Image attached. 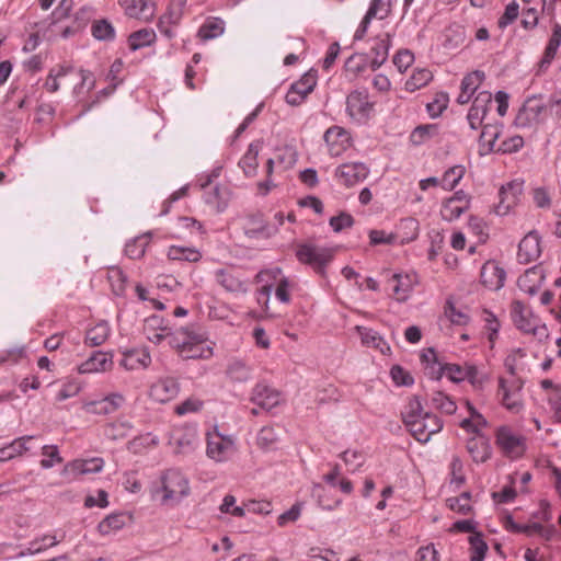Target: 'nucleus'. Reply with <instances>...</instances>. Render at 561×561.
<instances>
[{
  "instance_id": "2",
  "label": "nucleus",
  "mask_w": 561,
  "mask_h": 561,
  "mask_svg": "<svg viewBox=\"0 0 561 561\" xmlns=\"http://www.w3.org/2000/svg\"><path fill=\"white\" fill-rule=\"evenodd\" d=\"M402 416L403 423L411 435L423 444L427 443L432 435L443 428V421L435 414L424 412L417 397L410 399Z\"/></svg>"
},
{
  "instance_id": "1",
  "label": "nucleus",
  "mask_w": 561,
  "mask_h": 561,
  "mask_svg": "<svg viewBox=\"0 0 561 561\" xmlns=\"http://www.w3.org/2000/svg\"><path fill=\"white\" fill-rule=\"evenodd\" d=\"M163 318H146L144 332L152 343H160L164 337L174 347L181 357L185 359L209 358L213 355V347L207 344L206 333L193 328H181L171 332L168 327L162 325Z\"/></svg>"
},
{
  "instance_id": "62",
  "label": "nucleus",
  "mask_w": 561,
  "mask_h": 561,
  "mask_svg": "<svg viewBox=\"0 0 561 561\" xmlns=\"http://www.w3.org/2000/svg\"><path fill=\"white\" fill-rule=\"evenodd\" d=\"M42 455L45 457L41 460V466L44 469L54 467L55 463H61L62 458L59 455L58 448L55 445H45L42 447Z\"/></svg>"
},
{
  "instance_id": "48",
  "label": "nucleus",
  "mask_w": 561,
  "mask_h": 561,
  "mask_svg": "<svg viewBox=\"0 0 561 561\" xmlns=\"http://www.w3.org/2000/svg\"><path fill=\"white\" fill-rule=\"evenodd\" d=\"M463 175L465 168L462 165H454L443 174L440 186L446 191H451L457 186Z\"/></svg>"
},
{
  "instance_id": "18",
  "label": "nucleus",
  "mask_w": 561,
  "mask_h": 561,
  "mask_svg": "<svg viewBox=\"0 0 561 561\" xmlns=\"http://www.w3.org/2000/svg\"><path fill=\"white\" fill-rule=\"evenodd\" d=\"M546 278L545 270L541 265H535L518 277L517 285L519 289L529 296H534L541 288Z\"/></svg>"
},
{
  "instance_id": "38",
  "label": "nucleus",
  "mask_w": 561,
  "mask_h": 561,
  "mask_svg": "<svg viewBox=\"0 0 561 561\" xmlns=\"http://www.w3.org/2000/svg\"><path fill=\"white\" fill-rule=\"evenodd\" d=\"M216 282L226 290L238 293L244 290V284L228 270H218L215 273Z\"/></svg>"
},
{
  "instance_id": "25",
  "label": "nucleus",
  "mask_w": 561,
  "mask_h": 561,
  "mask_svg": "<svg viewBox=\"0 0 561 561\" xmlns=\"http://www.w3.org/2000/svg\"><path fill=\"white\" fill-rule=\"evenodd\" d=\"M391 45V38L389 33L379 35L374 39V45L370 48L371 60L370 67L373 70L381 67L388 58L389 47Z\"/></svg>"
},
{
  "instance_id": "21",
  "label": "nucleus",
  "mask_w": 561,
  "mask_h": 561,
  "mask_svg": "<svg viewBox=\"0 0 561 561\" xmlns=\"http://www.w3.org/2000/svg\"><path fill=\"white\" fill-rule=\"evenodd\" d=\"M506 273L495 262H486L481 268V282L491 290H499L504 286Z\"/></svg>"
},
{
  "instance_id": "47",
  "label": "nucleus",
  "mask_w": 561,
  "mask_h": 561,
  "mask_svg": "<svg viewBox=\"0 0 561 561\" xmlns=\"http://www.w3.org/2000/svg\"><path fill=\"white\" fill-rule=\"evenodd\" d=\"M470 543V561H483L488 551V545L483 539V535L481 533H473L469 537Z\"/></svg>"
},
{
  "instance_id": "34",
  "label": "nucleus",
  "mask_w": 561,
  "mask_h": 561,
  "mask_svg": "<svg viewBox=\"0 0 561 561\" xmlns=\"http://www.w3.org/2000/svg\"><path fill=\"white\" fill-rule=\"evenodd\" d=\"M110 325L107 321L100 320L85 333V344L89 346H99L103 344L110 335Z\"/></svg>"
},
{
  "instance_id": "30",
  "label": "nucleus",
  "mask_w": 561,
  "mask_h": 561,
  "mask_svg": "<svg viewBox=\"0 0 561 561\" xmlns=\"http://www.w3.org/2000/svg\"><path fill=\"white\" fill-rule=\"evenodd\" d=\"M134 291L138 300L146 304L147 309L156 311L165 310V305L157 297L154 288L146 287L142 284H136Z\"/></svg>"
},
{
  "instance_id": "60",
  "label": "nucleus",
  "mask_w": 561,
  "mask_h": 561,
  "mask_svg": "<svg viewBox=\"0 0 561 561\" xmlns=\"http://www.w3.org/2000/svg\"><path fill=\"white\" fill-rule=\"evenodd\" d=\"M317 84V75L316 72L309 71L305 73L298 81L291 84L293 88L298 90V92L302 95L308 96Z\"/></svg>"
},
{
  "instance_id": "32",
  "label": "nucleus",
  "mask_w": 561,
  "mask_h": 561,
  "mask_svg": "<svg viewBox=\"0 0 561 561\" xmlns=\"http://www.w3.org/2000/svg\"><path fill=\"white\" fill-rule=\"evenodd\" d=\"M260 151V144L252 142L249 145L247 152L239 161V167L243 170V173L248 178H252L257 171V156Z\"/></svg>"
},
{
  "instance_id": "55",
  "label": "nucleus",
  "mask_w": 561,
  "mask_h": 561,
  "mask_svg": "<svg viewBox=\"0 0 561 561\" xmlns=\"http://www.w3.org/2000/svg\"><path fill=\"white\" fill-rule=\"evenodd\" d=\"M225 192L219 185H215L210 191L205 192L204 201L206 204L213 206L217 211H222L227 206V199L224 196Z\"/></svg>"
},
{
  "instance_id": "45",
  "label": "nucleus",
  "mask_w": 561,
  "mask_h": 561,
  "mask_svg": "<svg viewBox=\"0 0 561 561\" xmlns=\"http://www.w3.org/2000/svg\"><path fill=\"white\" fill-rule=\"evenodd\" d=\"M553 531V528L547 529L539 523L513 525V533H523L527 536L538 535L547 540L551 538Z\"/></svg>"
},
{
  "instance_id": "51",
  "label": "nucleus",
  "mask_w": 561,
  "mask_h": 561,
  "mask_svg": "<svg viewBox=\"0 0 561 561\" xmlns=\"http://www.w3.org/2000/svg\"><path fill=\"white\" fill-rule=\"evenodd\" d=\"M431 401H432V405L435 409H437L446 414H453L457 410V405H456L455 401H453L449 396H447L446 393H444L442 391L433 392Z\"/></svg>"
},
{
  "instance_id": "23",
  "label": "nucleus",
  "mask_w": 561,
  "mask_h": 561,
  "mask_svg": "<svg viewBox=\"0 0 561 561\" xmlns=\"http://www.w3.org/2000/svg\"><path fill=\"white\" fill-rule=\"evenodd\" d=\"M499 387L500 390L503 392L502 397V403L503 405L512 411V412H519L523 408V404L520 402L519 398V390L522 389V382L514 381L511 386L506 385V381L504 378H500L499 380Z\"/></svg>"
},
{
  "instance_id": "24",
  "label": "nucleus",
  "mask_w": 561,
  "mask_h": 561,
  "mask_svg": "<svg viewBox=\"0 0 561 561\" xmlns=\"http://www.w3.org/2000/svg\"><path fill=\"white\" fill-rule=\"evenodd\" d=\"M561 45V25L559 23H556L552 27V33L550 35V38L548 41V44L545 48L543 56L538 62V71L543 72L546 71L552 60L554 59L558 49Z\"/></svg>"
},
{
  "instance_id": "19",
  "label": "nucleus",
  "mask_w": 561,
  "mask_h": 561,
  "mask_svg": "<svg viewBox=\"0 0 561 561\" xmlns=\"http://www.w3.org/2000/svg\"><path fill=\"white\" fill-rule=\"evenodd\" d=\"M540 253V237L536 231H530L518 244V262L522 264H528L539 257Z\"/></svg>"
},
{
  "instance_id": "41",
  "label": "nucleus",
  "mask_w": 561,
  "mask_h": 561,
  "mask_svg": "<svg viewBox=\"0 0 561 561\" xmlns=\"http://www.w3.org/2000/svg\"><path fill=\"white\" fill-rule=\"evenodd\" d=\"M107 280L111 285L112 291L116 296L125 295L127 287V276L119 267L113 266L108 268Z\"/></svg>"
},
{
  "instance_id": "50",
  "label": "nucleus",
  "mask_w": 561,
  "mask_h": 561,
  "mask_svg": "<svg viewBox=\"0 0 561 561\" xmlns=\"http://www.w3.org/2000/svg\"><path fill=\"white\" fill-rule=\"evenodd\" d=\"M131 424L128 421H116L106 425L104 434L108 439L117 440L125 438L130 430Z\"/></svg>"
},
{
  "instance_id": "40",
  "label": "nucleus",
  "mask_w": 561,
  "mask_h": 561,
  "mask_svg": "<svg viewBox=\"0 0 561 561\" xmlns=\"http://www.w3.org/2000/svg\"><path fill=\"white\" fill-rule=\"evenodd\" d=\"M168 257L174 261H186L195 263L202 259V254L195 248L172 245L169 248Z\"/></svg>"
},
{
  "instance_id": "7",
  "label": "nucleus",
  "mask_w": 561,
  "mask_h": 561,
  "mask_svg": "<svg viewBox=\"0 0 561 561\" xmlns=\"http://www.w3.org/2000/svg\"><path fill=\"white\" fill-rule=\"evenodd\" d=\"M234 451V443L228 437L221 435L217 428L207 433V448L206 454L215 461H226L229 456Z\"/></svg>"
},
{
  "instance_id": "53",
  "label": "nucleus",
  "mask_w": 561,
  "mask_h": 561,
  "mask_svg": "<svg viewBox=\"0 0 561 561\" xmlns=\"http://www.w3.org/2000/svg\"><path fill=\"white\" fill-rule=\"evenodd\" d=\"M48 539L50 540L49 546H57L60 542V540H58L56 536L44 535V536H42L39 538H35L32 541H30L28 546L26 547V549L21 551L19 553V556L20 557H25V556L37 554V553H41V552L45 551L47 549V546H41L39 542L41 541H46Z\"/></svg>"
},
{
  "instance_id": "16",
  "label": "nucleus",
  "mask_w": 561,
  "mask_h": 561,
  "mask_svg": "<svg viewBox=\"0 0 561 561\" xmlns=\"http://www.w3.org/2000/svg\"><path fill=\"white\" fill-rule=\"evenodd\" d=\"M129 18L149 22L156 14V3L151 0H119Z\"/></svg>"
},
{
  "instance_id": "57",
  "label": "nucleus",
  "mask_w": 561,
  "mask_h": 561,
  "mask_svg": "<svg viewBox=\"0 0 561 561\" xmlns=\"http://www.w3.org/2000/svg\"><path fill=\"white\" fill-rule=\"evenodd\" d=\"M484 78L485 76L483 71L474 70L463 77L461 80L460 90L473 95Z\"/></svg>"
},
{
  "instance_id": "39",
  "label": "nucleus",
  "mask_w": 561,
  "mask_h": 561,
  "mask_svg": "<svg viewBox=\"0 0 561 561\" xmlns=\"http://www.w3.org/2000/svg\"><path fill=\"white\" fill-rule=\"evenodd\" d=\"M156 41V33L151 28H141L131 33L128 37L129 48L135 51L141 47L149 46Z\"/></svg>"
},
{
  "instance_id": "4",
  "label": "nucleus",
  "mask_w": 561,
  "mask_h": 561,
  "mask_svg": "<svg viewBox=\"0 0 561 561\" xmlns=\"http://www.w3.org/2000/svg\"><path fill=\"white\" fill-rule=\"evenodd\" d=\"M547 114V105L540 95L528 98L519 108L515 125L518 128H536L543 123Z\"/></svg>"
},
{
  "instance_id": "20",
  "label": "nucleus",
  "mask_w": 561,
  "mask_h": 561,
  "mask_svg": "<svg viewBox=\"0 0 561 561\" xmlns=\"http://www.w3.org/2000/svg\"><path fill=\"white\" fill-rule=\"evenodd\" d=\"M151 364V356L147 348H131L123 352L119 365L126 370H145Z\"/></svg>"
},
{
  "instance_id": "63",
  "label": "nucleus",
  "mask_w": 561,
  "mask_h": 561,
  "mask_svg": "<svg viewBox=\"0 0 561 561\" xmlns=\"http://www.w3.org/2000/svg\"><path fill=\"white\" fill-rule=\"evenodd\" d=\"M519 15V5L516 1L510 2L503 12V14L497 20V26L501 30H504L510 24H512Z\"/></svg>"
},
{
  "instance_id": "37",
  "label": "nucleus",
  "mask_w": 561,
  "mask_h": 561,
  "mask_svg": "<svg viewBox=\"0 0 561 561\" xmlns=\"http://www.w3.org/2000/svg\"><path fill=\"white\" fill-rule=\"evenodd\" d=\"M500 136L499 127L486 124L482 126V133L479 138L480 153L488 154L494 150L495 141Z\"/></svg>"
},
{
  "instance_id": "44",
  "label": "nucleus",
  "mask_w": 561,
  "mask_h": 561,
  "mask_svg": "<svg viewBox=\"0 0 561 561\" xmlns=\"http://www.w3.org/2000/svg\"><path fill=\"white\" fill-rule=\"evenodd\" d=\"M91 33L98 41L111 42L115 38V28L105 19L95 20L91 25Z\"/></svg>"
},
{
  "instance_id": "35",
  "label": "nucleus",
  "mask_w": 561,
  "mask_h": 561,
  "mask_svg": "<svg viewBox=\"0 0 561 561\" xmlns=\"http://www.w3.org/2000/svg\"><path fill=\"white\" fill-rule=\"evenodd\" d=\"M172 443L176 453H188L194 449L197 443V434L194 428L178 432L172 436Z\"/></svg>"
},
{
  "instance_id": "49",
  "label": "nucleus",
  "mask_w": 561,
  "mask_h": 561,
  "mask_svg": "<svg viewBox=\"0 0 561 561\" xmlns=\"http://www.w3.org/2000/svg\"><path fill=\"white\" fill-rule=\"evenodd\" d=\"M227 375L232 381L244 382L251 376L250 368L242 362L234 359L227 367Z\"/></svg>"
},
{
  "instance_id": "8",
  "label": "nucleus",
  "mask_w": 561,
  "mask_h": 561,
  "mask_svg": "<svg viewBox=\"0 0 561 561\" xmlns=\"http://www.w3.org/2000/svg\"><path fill=\"white\" fill-rule=\"evenodd\" d=\"M373 110V103L369 102V95L366 90H356L346 98V111L356 122L366 121Z\"/></svg>"
},
{
  "instance_id": "27",
  "label": "nucleus",
  "mask_w": 561,
  "mask_h": 561,
  "mask_svg": "<svg viewBox=\"0 0 561 561\" xmlns=\"http://www.w3.org/2000/svg\"><path fill=\"white\" fill-rule=\"evenodd\" d=\"M35 436L26 435L19 437L11 442L9 445L0 448V461H9L16 456H21L30 450L27 443L34 439Z\"/></svg>"
},
{
  "instance_id": "28",
  "label": "nucleus",
  "mask_w": 561,
  "mask_h": 561,
  "mask_svg": "<svg viewBox=\"0 0 561 561\" xmlns=\"http://www.w3.org/2000/svg\"><path fill=\"white\" fill-rule=\"evenodd\" d=\"M420 224L415 218L408 217L400 220L397 226V232L393 234L397 239H400L401 244L414 241L419 237Z\"/></svg>"
},
{
  "instance_id": "54",
  "label": "nucleus",
  "mask_w": 561,
  "mask_h": 561,
  "mask_svg": "<svg viewBox=\"0 0 561 561\" xmlns=\"http://www.w3.org/2000/svg\"><path fill=\"white\" fill-rule=\"evenodd\" d=\"M266 229L265 221L261 214L251 215L244 226V233L249 238H259L264 234Z\"/></svg>"
},
{
  "instance_id": "56",
  "label": "nucleus",
  "mask_w": 561,
  "mask_h": 561,
  "mask_svg": "<svg viewBox=\"0 0 561 561\" xmlns=\"http://www.w3.org/2000/svg\"><path fill=\"white\" fill-rule=\"evenodd\" d=\"M449 96L446 92H438L432 102L426 105L427 113L431 117H438L448 106Z\"/></svg>"
},
{
  "instance_id": "42",
  "label": "nucleus",
  "mask_w": 561,
  "mask_h": 561,
  "mask_svg": "<svg viewBox=\"0 0 561 561\" xmlns=\"http://www.w3.org/2000/svg\"><path fill=\"white\" fill-rule=\"evenodd\" d=\"M73 71V67L70 65H59L57 68H51L44 83V88L55 93L59 90L58 79L65 77Z\"/></svg>"
},
{
  "instance_id": "6",
  "label": "nucleus",
  "mask_w": 561,
  "mask_h": 561,
  "mask_svg": "<svg viewBox=\"0 0 561 561\" xmlns=\"http://www.w3.org/2000/svg\"><path fill=\"white\" fill-rule=\"evenodd\" d=\"M163 503L180 502L190 493V484L187 478L176 469H169L161 478Z\"/></svg>"
},
{
  "instance_id": "17",
  "label": "nucleus",
  "mask_w": 561,
  "mask_h": 561,
  "mask_svg": "<svg viewBox=\"0 0 561 561\" xmlns=\"http://www.w3.org/2000/svg\"><path fill=\"white\" fill-rule=\"evenodd\" d=\"M416 283L417 275L415 273L393 274L388 280L389 289L398 301L407 300Z\"/></svg>"
},
{
  "instance_id": "36",
  "label": "nucleus",
  "mask_w": 561,
  "mask_h": 561,
  "mask_svg": "<svg viewBox=\"0 0 561 561\" xmlns=\"http://www.w3.org/2000/svg\"><path fill=\"white\" fill-rule=\"evenodd\" d=\"M360 335L362 343L368 347H374L382 354H387L390 351V346L386 343L382 336L370 329L357 327Z\"/></svg>"
},
{
  "instance_id": "26",
  "label": "nucleus",
  "mask_w": 561,
  "mask_h": 561,
  "mask_svg": "<svg viewBox=\"0 0 561 561\" xmlns=\"http://www.w3.org/2000/svg\"><path fill=\"white\" fill-rule=\"evenodd\" d=\"M226 23L221 18L209 16L201 25L197 31V36L202 41H210L221 36L225 32Z\"/></svg>"
},
{
  "instance_id": "10",
  "label": "nucleus",
  "mask_w": 561,
  "mask_h": 561,
  "mask_svg": "<svg viewBox=\"0 0 561 561\" xmlns=\"http://www.w3.org/2000/svg\"><path fill=\"white\" fill-rule=\"evenodd\" d=\"M369 173V169L363 162L343 163L335 170V178L340 183L350 187L364 181Z\"/></svg>"
},
{
  "instance_id": "64",
  "label": "nucleus",
  "mask_w": 561,
  "mask_h": 561,
  "mask_svg": "<svg viewBox=\"0 0 561 561\" xmlns=\"http://www.w3.org/2000/svg\"><path fill=\"white\" fill-rule=\"evenodd\" d=\"M330 226L334 232H341L345 228H351L354 225V218L351 214L342 211L337 216L330 218Z\"/></svg>"
},
{
  "instance_id": "11",
  "label": "nucleus",
  "mask_w": 561,
  "mask_h": 561,
  "mask_svg": "<svg viewBox=\"0 0 561 561\" xmlns=\"http://www.w3.org/2000/svg\"><path fill=\"white\" fill-rule=\"evenodd\" d=\"M523 194V182L512 181L503 185L499 192L500 202L495 206L494 211L504 216L518 203Z\"/></svg>"
},
{
  "instance_id": "3",
  "label": "nucleus",
  "mask_w": 561,
  "mask_h": 561,
  "mask_svg": "<svg viewBox=\"0 0 561 561\" xmlns=\"http://www.w3.org/2000/svg\"><path fill=\"white\" fill-rule=\"evenodd\" d=\"M334 249L320 247L313 243H301L297 245L296 257L302 263L312 267V270L323 276L327 266L334 257Z\"/></svg>"
},
{
  "instance_id": "46",
  "label": "nucleus",
  "mask_w": 561,
  "mask_h": 561,
  "mask_svg": "<svg viewBox=\"0 0 561 561\" xmlns=\"http://www.w3.org/2000/svg\"><path fill=\"white\" fill-rule=\"evenodd\" d=\"M467 365L468 364H466L465 366L458 364H446L439 366L437 368L436 379H440L442 376L446 374L453 382L463 381L466 380Z\"/></svg>"
},
{
  "instance_id": "33",
  "label": "nucleus",
  "mask_w": 561,
  "mask_h": 561,
  "mask_svg": "<svg viewBox=\"0 0 561 561\" xmlns=\"http://www.w3.org/2000/svg\"><path fill=\"white\" fill-rule=\"evenodd\" d=\"M104 460L95 457L87 460H75L69 462L65 470H71L76 474L96 473L103 469Z\"/></svg>"
},
{
  "instance_id": "13",
  "label": "nucleus",
  "mask_w": 561,
  "mask_h": 561,
  "mask_svg": "<svg viewBox=\"0 0 561 561\" xmlns=\"http://www.w3.org/2000/svg\"><path fill=\"white\" fill-rule=\"evenodd\" d=\"M250 401L264 411L278 405L280 393L264 382H259L252 389Z\"/></svg>"
},
{
  "instance_id": "43",
  "label": "nucleus",
  "mask_w": 561,
  "mask_h": 561,
  "mask_svg": "<svg viewBox=\"0 0 561 561\" xmlns=\"http://www.w3.org/2000/svg\"><path fill=\"white\" fill-rule=\"evenodd\" d=\"M537 319L538 318H514V323L522 332L540 339L546 335V328L545 325H540L536 321Z\"/></svg>"
},
{
  "instance_id": "29",
  "label": "nucleus",
  "mask_w": 561,
  "mask_h": 561,
  "mask_svg": "<svg viewBox=\"0 0 561 561\" xmlns=\"http://www.w3.org/2000/svg\"><path fill=\"white\" fill-rule=\"evenodd\" d=\"M130 519L131 517L126 513H114L100 522L98 530L101 535L107 536L123 529Z\"/></svg>"
},
{
  "instance_id": "9",
  "label": "nucleus",
  "mask_w": 561,
  "mask_h": 561,
  "mask_svg": "<svg viewBox=\"0 0 561 561\" xmlns=\"http://www.w3.org/2000/svg\"><path fill=\"white\" fill-rule=\"evenodd\" d=\"M125 402L119 392L111 393L100 400L84 402L82 409L89 414L108 415L115 413Z\"/></svg>"
},
{
  "instance_id": "58",
  "label": "nucleus",
  "mask_w": 561,
  "mask_h": 561,
  "mask_svg": "<svg viewBox=\"0 0 561 561\" xmlns=\"http://www.w3.org/2000/svg\"><path fill=\"white\" fill-rule=\"evenodd\" d=\"M148 240L145 237H138L125 245V253L129 259L138 260L144 256Z\"/></svg>"
},
{
  "instance_id": "14",
  "label": "nucleus",
  "mask_w": 561,
  "mask_h": 561,
  "mask_svg": "<svg viewBox=\"0 0 561 561\" xmlns=\"http://www.w3.org/2000/svg\"><path fill=\"white\" fill-rule=\"evenodd\" d=\"M323 138L332 157L341 156L351 145L348 133L340 126L328 128Z\"/></svg>"
},
{
  "instance_id": "59",
  "label": "nucleus",
  "mask_w": 561,
  "mask_h": 561,
  "mask_svg": "<svg viewBox=\"0 0 561 561\" xmlns=\"http://www.w3.org/2000/svg\"><path fill=\"white\" fill-rule=\"evenodd\" d=\"M466 205L456 204L453 201L446 199L442 206L440 215L446 221L458 219L465 211Z\"/></svg>"
},
{
  "instance_id": "31",
  "label": "nucleus",
  "mask_w": 561,
  "mask_h": 561,
  "mask_svg": "<svg viewBox=\"0 0 561 561\" xmlns=\"http://www.w3.org/2000/svg\"><path fill=\"white\" fill-rule=\"evenodd\" d=\"M467 450L476 462H484L491 457L490 444L482 436L468 439Z\"/></svg>"
},
{
  "instance_id": "52",
  "label": "nucleus",
  "mask_w": 561,
  "mask_h": 561,
  "mask_svg": "<svg viewBox=\"0 0 561 561\" xmlns=\"http://www.w3.org/2000/svg\"><path fill=\"white\" fill-rule=\"evenodd\" d=\"M471 493L463 492L459 496L449 497L446 500L447 506L459 514H468L471 512L472 507L470 505Z\"/></svg>"
},
{
  "instance_id": "15",
  "label": "nucleus",
  "mask_w": 561,
  "mask_h": 561,
  "mask_svg": "<svg viewBox=\"0 0 561 561\" xmlns=\"http://www.w3.org/2000/svg\"><path fill=\"white\" fill-rule=\"evenodd\" d=\"M491 102L492 94L489 91H481L474 98L467 115V121L471 129H478L480 126H482V122L489 111V105Z\"/></svg>"
},
{
  "instance_id": "5",
  "label": "nucleus",
  "mask_w": 561,
  "mask_h": 561,
  "mask_svg": "<svg viewBox=\"0 0 561 561\" xmlns=\"http://www.w3.org/2000/svg\"><path fill=\"white\" fill-rule=\"evenodd\" d=\"M495 444L510 459H518L526 451L525 436L515 433L510 426H500L495 433Z\"/></svg>"
},
{
  "instance_id": "61",
  "label": "nucleus",
  "mask_w": 561,
  "mask_h": 561,
  "mask_svg": "<svg viewBox=\"0 0 561 561\" xmlns=\"http://www.w3.org/2000/svg\"><path fill=\"white\" fill-rule=\"evenodd\" d=\"M204 408V401L190 397L174 408L175 414L182 416L188 413H197Z\"/></svg>"
},
{
  "instance_id": "22",
  "label": "nucleus",
  "mask_w": 561,
  "mask_h": 561,
  "mask_svg": "<svg viewBox=\"0 0 561 561\" xmlns=\"http://www.w3.org/2000/svg\"><path fill=\"white\" fill-rule=\"evenodd\" d=\"M112 366L113 355L96 351L80 365L79 371L81 374L103 373L110 370Z\"/></svg>"
},
{
  "instance_id": "12",
  "label": "nucleus",
  "mask_w": 561,
  "mask_h": 561,
  "mask_svg": "<svg viewBox=\"0 0 561 561\" xmlns=\"http://www.w3.org/2000/svg\"><path fill=\"white\" fill-rule=\"evenodd\" d=\"M180 392V383L175 378L164 377L158 379L149 389V397L159 403L174 399Z\"/></svg>"
}]
</instances>
